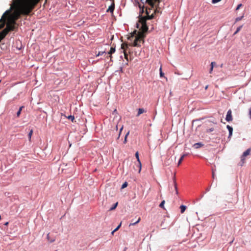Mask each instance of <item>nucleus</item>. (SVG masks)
<instances>
[{
  "label": "nucleus",
  "instance_id": "nucleus-2",
  "mask_svg": "<svg viewBox=\"0 0 251 251\" xmlns=\"http://www.w3.org/2000/svg\"><path fill=\"white\" fill-rule=\"evenodd\" d=\"M148 14V12H147ZM146 18L141 17L140 18V23L141 24V26L140 27L139 24H136V27L139 29L140 31L138 32V34L136 36L135 39L133 43L129 44V46L138 47L141 46V43H144L143 38L145 37L144 33L148 30V27L146 24L147 20H151L153 18V15L152 14L151 16H149Z\"/></svg>",
  "mask_w": 251,
  "mask_h": 251
},
{
  "label": "nucleus",
  "instance_id": "nucleus-6",
  "mask_svg": "<svg viewBox=\"0 0 251 251\" xmlns=\"http://www.w3.org/2000/svg\"><path fill=\"white\" fill-rule=\"evenodd\" d=\"M135 157H136V159L137 160V161H138V164L137 165V167L139 169L138 172L140 173L141 170V163L140 159H139V152L138 151H137L135 153Z\"/></svg>",
  "mask_w": 251,
  "mask_h": 251
},
{
  "label": "nucleus",
  "instance_id": "nucleus-10",
  "mask_svg": "<svg viewBox=\"0 0 251 251\" xmlns=\"http://www.w3.org/2000/svg\"><path fill=\"white\" fill-rule=\"evenodd\" d=\"M146 112V110L144 108H139L138 113L136 115L137 117L139 116L141 114Z\"/></svg>",
  "mask_w": 251,
  "mask_h": 251
},
{
  "label": "nucleus",
  "instance_id": "nucleus-39",
  "mask_svg": "<svg viewBox=\"0 0 251 251\" xmlns=\"http://www.w3.org/2000/svg\"><path fill=\"white\" fill-rule=\"evenodd\" d=\"M209 131H213V128H210L209 129Z\"/></svg>",
  "mask_w": 251,
  "mask_h": 251
},
{
  "label": "nucleus",
  "instance_id": "nucleus-4",
  "mask_svg": "<svg viewBox=\"0 0 251 251\" xmlns=\"http://www.w3.org/2000/svg\"><path fill=\"white\" fill-rule=\"evenodd\" d=\"M139 7H140V14L139 16V21H138V22L137 24H139L140 25V27L141 26V24L140 23L139 21H140V18H141V17H145V18L147 17L148 16V14H147V12H148V13H149L148 15L149 16H151L152 15V14L151 15H150V13L151 12V9H149V10L146 9V14L147 15L146 16H144V17L142 16V14L144 13V6L141 7L140 4L139 5ZM152 14H153L152 13ZM153 15L154 16V15Z\"/></svg>",
  "mask_w": 251,
  "mask_h": 251
},
{
  "label": "nucleus",
  "instance_id": "nucleus-26",
  "mask_svg": "<svg viewBox=\"0 0 251 251\" xmlns=\"http://www.w3.org/2000/svg\"><path fill=\"white\" fill-rule=\"evenodd\" d=\"M128 134H129V132H128L126 133V136L125 137V139H124V144H126L127 142V136Z\"/></svg>",
  "mask_w": 251,
  "mask_h": 251
},
{
  "label": "nucleus",
  "instance_id": "nucleus-28",
  "mask_svg": "<svg viewBox=\"0 0 251 251\" xmlns=\"http://www.w3.org/2000/svg\"><path fill=\"white\" fill-rule=\"evenodd\" d=\"M127 186V183L126 182H125L122 186V188H125Z\"/></svg>",
  "mask_w": 251,
  "mask_h": 251
},
{
  "label": "nucleus",
  "instance_id": "nucleus-15",
  "mask_svg": "<svg viewBox=\"0 0 251 251\" xmlns=\"http://www.w3.org/2000/svg\"><path fill=\"white\" fill-rule=\"evenodd\" d=\"M173 181H174L175 189L176 191V194H178V191H177V184H176L175 176H174V177H173Z\"/></svg>",
  "mask_w": 251,
  "mask_h": 251
},
{
  "label": "nucleus",
  "instance_id": "nucleus-38",
  "mask_svg": "<svg viewBox=\"0 0 251 251\" xmlns=\"http://www.w3.org/2000/svg\"><path fill=\"white\" fill-rule=\"evenodd\" d=\"M215 63V62H212L211 63V67H214V64Z\"/></svg>",
  "mask_w": 251,
  "mask_h": 251
},
{
  "label": "nucleus",
  "instance_id": "nucleus-29",
  "mask_svg": "<svg viewBox=\"0 0 251 251\" xmlns=\"http://www.w3.org/2000/svg\"><path fill=\"white\" fill-rule=\"evenodd\" d=\"M121 226V223H120V225L113 230V232H116V231H117L120 228Z\"/></svg>",
  "mask_w": 251,
  "mask_h": 251
},
{
  "label": "nucleus",
  "instance_id": "nucleus-14",
  "mask_svg": "<svg viewBox=\"0 0 251 251\" xmlns=\"http://www.w3.org/2000/svg\"><path fill=\"white\" fill-rule=\"evenodd\" d=\"M187 154H183V155L181 156V157H180V158L179 159V161H178V166L180 165V164L181 163V162H182V161L183 159H184V158L186 156H187Z\"/></svg>",
  "mask_w": 251,
  "mask_h": 251
},
{
  "label": "nucleus",
  "instance_id": "nucleus-18",
  "mask_svg": "<svg viewBox=\"0 0 251 251\" xmlns=\"http://www.w3.org/2000/svg\"><path fill=\"white\" fill-rule=\"evenodd\" d=\"M160 2V0H152V4L151 5V4H149L151 8H153L154 7V4L156 3V2Z\"/></svg>",
  "mask_w": 251,
  "mask_h": 251
},
{
  "label": "nucleus",
  "instance_id": "nucleus-36",
  "mask_svg": "<svg viewBox=\"0 0 251 251\" xmlns=\"http://www.w3.org/2000/svg\"><path fill=\"white\" fill-rule=\"evenodd\" d=\"M213 67H211V68H210V71H209V73L210 74H211L212 73V72L213 71Z\"/></svg>",
  "mask_w": 251,
  "mask_h": 251
},
{
  "label": "nucleus",
  "instance_id": "nucleus-19",
  "mask_svg": "<svg viewBox=\"0 0 251 251\" xmlns=\"http://www.w3.org/2000/svg\"><path fill=\"white\" fill-rule=\"evenodd\" d=\"M242 26H243V25H241V26H239L238 27H237L236 31L234 33V35L236 34L238 32H239L240 30L241 29Z\"/></svg>",
  "mask_w": 251,
  "mask_h": 251
},
{
  "label": "nucleus",
  "instance_id": "nucleus-3",
  "mask_svg": "<svg viewBox=\"0 0 251 251\" xmlns=\"http://www.w3.org/2000/svg\"><path fill=\"white\" fill-rule=\"evenodd\" d=\"M129 44L126 43H123L121 45V48L124 50V53L125 58L128 61V55L126 52V50H128V53H131V51L129 48Z\"/></svg>",
  "mask_w": 251,
  "mask_h": 251
},
{
  "label": "nucleus",
  "instance_id": "nucleus-33",
  "mask_svg": "<svg viewBox=\"0 0 251 251\" xmlns=\"http://www.w3.org/2000/svg\"><path fill=\"white\" fill-rule=\"evenodd\" d=\"M249 115L250 118L251 119V107L249 109Z\"/></svg>",
  "mask_w": 251,
  "mask_h": 251
},
{
  "label": "nucleus",
  "instance_id": "nucleus-24",
  "mask_svg": "<svg viewBox=\"0 0 251 251\" xmlns=\"http://www.w3.org/2000/svg\"><path fill=\"white\" fill-rule=\"evenodd\" d=\"M159 72H160V77H163L164 76V73L162 72V67L161 66L160 67V69H159Z\"/></svg>",
  "mask_w": 251,
  "mask_h": 251
},
{
  "label": "nucleus",
  "instance_id": "nucleus-5",
  "mask_svg": "<svg viewBox=\"0 0 251 251\" xmlns=\"http://www.w3.org/2000/svg\"><path fill=\"white\" fill-rule=\"evenodd\" d=\"M11 10H8L6 11L2 15L1 18L0 19V23L2 22V24H4L5 25V23L6 22V19H7L8 17L9 16V15L11 13Z\"/></svg>",
  "mask_w": 251,
  "mask_h": 251
},
{
  "label": "nucleus",
  "instance_id": "nucleus-7",
  "mask_svg": "<svg viewBox=\"0 0 251 251\" xmlns=\"http://www.w3.org/2000/svg\"><path fill=\"white\" fill-rule=\"evenodd\" d=\"M226 120L227 122L232 121L233 120L232 116V111L231 109L228 110L226 116Z\"/></svg>",
  "mask_w": 251,
  "mask_h": 251
},
{
  "label": "nucleus",
  "instance_id": "nucleus-22",
  "mask_svg": "<svg viewBox=\"0 0 251 251\" xmlns=\"http://www.w3.org/2000/svg\"><path fill=\"white\" fill-rule=\"evenodd\" d=\"M117 205H118V202H116V203H115V204L113 205V206L112 207H111V208H110V210H114V209L116 208V207L117 206Z\"/></svg>",
  "mask_w": 251,
  "mask_h": 251
},
{
  "label": "nucleus",
  "instance_id": "nucleus-1",
  "mask_svg": "<svg viewBox=\"0 0 251 251\" xmlns=\"http://www.w3.org/2000/svg\"><path fill=\"white\" fill-rule=\"evenodd\" d=\"M40 0H20L15 1V10L9 15L6 28L0 33V42L7 34L16 28V21L21 15H28L33 10Z\"/></svg>",
  "mask_w": 251,
  "mask_h": 251
},
{
  "label": "nucleus",
  "instance_id": "nucleus-11",
  "mask_svg": "<svg viewBox=\"0 0 251 251\" xmlns=\"http://www.w3.org/2000/svg\"><path fill=\"white\" fill-rule=\"evenodd\" d=\"M115 51V47H111V48H110V50H109V51L108 52V54H110V56L109 57L111 58H112V56H111V54L113 53H114Z\"/></svg>",
  "mask_w": 251,
  "mask_h": 251
},
{
  "label": "nucleus",
  "instance_id": "nucleus-41",
  "mask_svg": "<svg viewBox=\"0 0 251 251\" xmlns=\"http://www.w3.org/2000/svg\"><path fill=\"white\" fill-rule=\"evenodd\" d=\"M8 224V222H6L5 224V225H7Z\"/></svg>",
  "mask_w": 251,
  "mask_h": 251
},
{
  "label": "nucleus",
  "instance_id": "nucleus-40",
  "mask_svg": "<svg viewBox=\"0 0 251 251\" xmlns=\"http://www.w3.org/2000/svg\"><path fill=\"white\" fill-rule=\"evenodd\" d=\"M123 128V127H122V128H121V129H120V132H121V131L122 130Z\"/></svg>",
  "mask_w": 251,
  "mask_h": 251
},
{
  "label": "nucleus",
  "instance_id": "nucleus-13",
  "mask_svg": "<svg viewBox=\"0 0 251 251\" xmlns=\"http://www.w3.org/2000/svg\"><path fill=\"white\" fill-rule=\"evenodd\" d=\"M203 146V144H202L201 143H195L194 145V147L196 149H199L201 147H202Z\"/></svg>",
  "mask_w": 251,
  "mask_h": 251
},
{
  "label": "nucleus",
  "instance_id": "nucleus-44",
  "mask_svg": "<svg viewBox=\"0 0 251 251\" xmlns=\"http://www.w3.org/2000/svg\"><path fill=\"white\" fill-rule=\"evenodd\" d=\"M1 219V216H0V220Z\"/></svg>",
  "mask_w": 251,
  "mask_h": 251
},
{
  "label": "nucleus",
  "instance_id": "nucleus-21",
  "mask_svg": "<svg viewBox=\"0 0 251 251\" xmlns=\"http://www.w3.org/2000/svg\"><path fill=\"white\" fill-rule=\"evenodd\" d=\"M67 118L69 120H71L72 121V122H74V120H75V117L74 116H72V115H70Z\"/></svg>",
  "mask_w": 251,
  "mask_h": 251
},
{
  "label": "nucleus",
  "instance_id": "nucleus-35",
  "mask_svg": "<svg viewBox=\"0 0 251 251\" xmlns=\"http://www.w3.org/2000/svg\"><path fill=\"white\" fill-rule=\"evenodd\" d=\"M245 159V157H243V155L241 156V161L243 162V163H244V161Z\"/></svg>",
  "mask_w": 251,
  "mask_h": 251
},
{
  "label": "nucleus",
  "instance_id": "nucleus-17",
  "mask_svg": "<svg viewBox=\"0 0 251 251\" xmlns=\"http://www.w3.org/2000/svg\"><path fill=\"white\" fill-rule=\"evenodd\" d=\"M140 221H141V218H140V217H139L136 222H133V223H130L129 224V226H134V225L137 224V223H139Z\"/></svg>",
  "mask_w": 251,
  "mask_h": 251
},
{
  "label": "nucleus",
  "instance_id": "nucleus-34",
  "mask_svg": "<svg viewBox=\"0 0 251 251\" xmlns=\"http://www.w3.org/2000/svg\"><path fill=\"white\" fill-rule=\"evenodd\" d=\"M4 26V24H0V29L2 28Z\"/></svg>",
  "mask_w": 251,
  "mask_h": 251
},
{
  "label": "nucleus",
  "instance_id": "nucleus-12",
  "mask_svg": "<svg viewBox=\"0 0 251 251\" xmlns=\"http://www.w3.org/2000/svg\"><path fill=\"white\" fill-rule=\"evenodd\" d=\"M226 127H227V129L229 131V136L230 137L232 134L233 128H232V127L231 126H230L229 125H227L226 126Z\"/></svg>",
  "mask_w": 251,
  "mask_h": 251
},
{
  "label": "nucleus",
  "instance_id": "nucleus-8",
  "mask_svg": "<svg viewBox=\"0 0 251 251\" xmlns=\"http://www.w3.org/2000/svg\"><path fill=\"white\" fill-rule=\"evenodd\" d=\"M114 8H115V4H114V3L113 2V3L108 7V8L106 10V12H110V13H112L114 10Z\"/></svg>",
  "mask_w": 251,
  "mask_h": 251
},
{
  "label": "nucleus",
  "instance_id": "nucleus-42",
  "mask_svg": "<svg viewBox=\"0 0 251 251\" xmlns=\"http://www.w3.org/2000/svg\"><path fill=\"white\" fill-rule=\"evenodd\" d=\"M115 232L112 231L111 234L113 235Z\"/></svg>",
  "mask_w": 251,
  "mask_h": 251
},
{
  "label": "nucleus",
  "instance_id": "nucleus-43",
  "mask_svg": "<svg viewBox=\"0 0 251 251\" xmlns=\"http://www.w3.org/2000/svg\"><path fill=\"white\" fill-rule=\"evenodd\" d=\"M116 111H117V110H116V109H115V110H114V112H116Z\"/></svg>",
  "mask_w": 251,
  "mask_h": 251
},
{
  "label": "nucleus",
  "instance_id": "nucleus-9",
  "mask_svg": "<svg viewBox=\"0 0 251 251\" xmlns=\"http://www.w3.org/2000/svg\"><path fill=\"white\" fill-rule=\"evenodd\" d=\"M251 151V149H248L245 152H244L243 154H242L243 157H245L246 156L249 155Z\"/></svg>",
  "mask_w": 251,
  "mask_h": 251
},
{
  "label": "nucleus",
  "instance_id": "nucleus-30",
  "mask_svg": "<svg viewBox=\"0 0 251 251\" xmlns=\"http://www.w3.org/2000/svg\"><path fill=\"white\" fill-rule=\"evenodd\" d=\"M242 6V4H238V5H237V6L236 8V10H239V9L240 8V7H241Z\"/></svg>",
  "mask_w": 251,
  "mask_h": 251
},
{
  "label": "nucleus",
  "instance_id": "nucleus-31",
  "mask_svg": "<svg viewBox=\"0 0 251 251\" xmlns=\"http://www.w3.org/2000/svg\"><path fill=\"white\" fill-rule=\"evenodd\" d=\"M105 52L104 51H102V52H99V53L97 54V56H99L100 55H102Z\"/></svg>",
  "mask_w": 251,
  "mask_h": 251
},
{
  "label": "nucleus",
  "instance_id": "nucleus-37",
  "mask_svg": "<svg viewBox=\"0 0 251 251\" xmlns=\"http://www.w3.org/2000/svg\"><path fill=\"white\" fill-rule=\"evenodd\" d=\"M24 108V106H22L20 107L19 110H20L21 111L22 110V109Z\"/></svg>",
  "mask_w": 251,
  "mask_h": 251
},
{
  "label": "nucleus",
  "instance_id": "nucleus-27",
  "mask_svg": "<svg viewBox=\"0 0 251 251\" xmlns=\"http://www.w3.org/2000/svg\"><path fill=\"white\" fill-rule=\"evenodd\" d=\"M32 133H33V130L31 129V130L30 131L29 133H28V137H29V140H30V138H31V136H32Z\"/></svg>",
  "mask_w": 251,
  "mask_h": 251
},
{
  "label": "nucleus",
  "instance_id": "nucleus-20",
  "mask_svg": "<svg viewBox=\"0 0 251 251\" xmlns=\"http://www.w3.org/2000/svg\"><path fill=\"white\" fill-rule=\"evenodd\" d=\"M47 239L49 241H50V243L53 242L55 241V239L54 238L50 239V235L49 234H48L47 235Z\"/></svg>",
  "mask_w": 251,
  "mask_h": 251
},
{
  "label": "nucleus",
  "instance_id": "nucleus-16",
  "mask_svg": "<svg viewBox=\"0 0 251 251\" xmlns=\"http://www.w3.org/2000/svg\"><path fill=\"white\" fill-rule=\"evenodd\" d=\"M180 208L181 213H184V212L186 210V206H185L184 205H181L180 206Z\"/></svg>",
  "mask_w": 251,
  "mask_h": 251
},
{
  "label": "nucleus",
  "instance_id": "nucleus-25",
  "mask_svg": "<svg viewBox=\"0 0 251 251\" xmlns=\"http://www.w3.org/2000/svg\"><path fill=\"white\" fill-rule=\"evenodd\" d=\"M244 17V16H242L241 17H237L235 19V22H237L240 20H241Z\"/></svg>",
  "mask_w": 251,
  "mask_h": 251
},
{
  "label": "nucleus",
  "instance_id": "nucleus-32",
  "mask_svg": "<svg viewBox=\"0 0 251 251\" xmlns=\"http://www.w3.org/2000/svg\"><path fill=\"white\" fill-rule=\"evenodd\" d=\"M21 111L20 110H18L17 113V116L18 117L20 116Z\"/></svg>",
  "mask_w": 251,
  "mask_h": 251
},
{
  "label": "nucleus",
  "instance_id": "nucleus-23",
  "mask_svg": "<svg viewBox=\"0 0 251 251\" xmlns=\"http://www.w3.org/2000/svg\"><path fill=\"white\" fill-rule=\"evenodd\" d=\"M165 201H163L160 204H159V207L162 208H163L164 209V205L165 204Z\"/></svg>",
  "mask_w": 251,
  "mask_h": 251
}]
</instances>
